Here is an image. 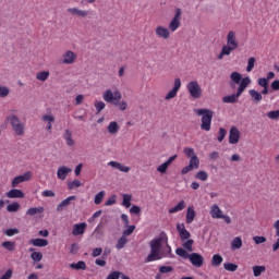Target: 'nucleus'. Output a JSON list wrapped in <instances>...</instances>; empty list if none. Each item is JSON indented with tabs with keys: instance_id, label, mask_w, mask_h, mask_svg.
I'll return each mask as SVG.
<instances>
[{
	"instance_id": "1",
	"label": "nucleus",
	"mask_w": 279,
	"mask_h": 279,
	"mask_svg": "<svg viewBox=\"0 0 279 279\" xmlns=\"http://www.w3.org/2000/svg\"><path fill=\"white\" fill-rule=\"evenodd\" d=\"M150 253L145 259V263H154L162 260V258H173L171 246L169 244L162 248V238H156L149 242Z\"/></svg>"
},
{
	"instance_id": "2",
	"label": "nucleus",
	"mask_w": 279,
	"mask_h": 279,
	"mask_svg": "<svg viewBox=\"0 0 279 279\" xmlns=\"http://www.w3.org/2000/svg\"><path fill=\"white\" fill-rule=\"evenodd\" d=\"M230 80L233 82V84L240 85L235 94L225 96L222 98L223 104H236V101H239V97H241V95H243V93L245 92V88H247V86L252 84V80L250 78V76L243 78V76L239 72H232L230 74Z\"/></svg>"
},
{
	"instance_id": "3",
	"label": "nucleus",
	"mask_w": 279,
	"mask_h": 279,
	"mask_svg": "<svg viewBox=\"0 0 279 279\" xmlns=\"http://www.w3.org/2000/svg\"><path fill=\"white\" fill-rule=\"evenodd\" d=\"M239 49V40H236V33L230 31L227 35V45L222 46L220 53L218 54L219 60H223L225 56H230L232 51Z\"/></svg>"
},
{
	"instance_id": "4",
	"label": "nucleus",
	"mask_w": 279,
	"mask_h": 279,
	"mask_svg": "<svg viewBox=\"0 0 279 279\" xmlns=\"http://www.w3.org/2000/svg\"><path fill=\"white\" fill-rule=\"evenodd\" d=\"M121 98L122 95L119 89H117L114 93L112 92V89H107L102 95V99H105L107 104H113V106H119V109L122 111L128 110V102L121 101Z\"/></svg>"
},
{
	"instance_id": "5",
	"label": "nucleus",
	"mask_w": 279,
	"mask_h": 279,
	"mask_svg": "<svg viewBox=\"0 0 279 279\" xmlns=\"http://www.w3.org/2000/svg\"><path fill=\"white\" fill-rule=\"evenodd\" d=\"M196 114L201 118V130H204L205 132H210V128L213 125V117L215 116V112L209 109H197Z\"/></svg>"
},
{
	"instance_id": "6",
	"label": "nucleus",
	"mask_w": 279,
	"mask_h": 279,
	"mask_svg": "<svg viewBox=\"0 0 279 279\" xmlns=\"http://www.w3.org/2000/svg\"><path fill=\"white\" fill-rule=\"evenodd\" d=\"M7 121L10 122L16 136H23V134H25V123L21 122V119H19V117H16L15 114L9 116L7 118Z\"/></svg>"
},
{
	"instance_id": "7",
	"label": "nucleus",
	"mask_w": 279,
	"mask_h": 279,
	"mask_svg": "<svg viewBox=\"0 0 279 279\" xmlns=\"http://www.w3.org/2000/svg\"><path fill=\"white\" fill-rule=\"evenodd\" d=\"M181 25H182V9L178 8L174 11V16L172 17V20L168 25V29L172 33L178 32Z\"/></svg>"
},
{
	"instance_id": "8",
	"label": "nucleus",
	"mask_w": 279,
	"mask_h": 279,
	"mask_svg": "<svg viewBox=\"0 0 279 279\" xmlns=\"http://www.w3.org/2000/svg\"><path fill=\"white\" fill-rule=\"evenodd\" d=\"M186 89L193 99H199L202 97V86H199L197 81H191L186 85Z\"/></svg>"
},
{
	"instance_id": "9",
	"label": "nucleus",
	"mask_w": 279,
	"mask_h": 279,
	"mask_svg": "<svg viewBox=\"0 0 279 279\" xmlns=\"http://www.w3.org/2000/svg\"><path fill=\"white\" fill-rule=\"evenodd\" d=\"M77 60V54L72 50H66L62 54L61 64H75Z\"/></svg>"
},
{
	"instance_id": "10",
	"label": "nucleus",
	"mask_w": 279,
	"mask_h": 279,
	"mask_svg": "<svg viewBox=\"0 0 279 279\" xmlns=\"http://www.w3.org/2000/svg\"><path fill=\"white\" fill-rule=\"evenodd\" d=\"M239 141H241V131L236 126H231L229 131V144L236 145Z\"/></svg>"
},
{
	"instance_id": "11",
	"label": "nucleus",
	"mask_w": 279,
	"mask_h": 279,
	"mask_svg": "<svg viewBox=\"0 0 279 279\" xmlns=\"http://www.w3.org/2000/svg\"><path fill=\"white\" fill-rule=\"evenodd\" d=\"M181 87H182V81L180 78H175L173 88L165 97L166 101H169V99H173L178 97V93Z\"/></svg>"
},
{
	"instance_id": "12",
	"label": "nucleus",
	"mask_w": 279,
	"mask_h": 279,
	"mask_svg": "<svg viewBox=\"0 0 279 279\" xmlns=\"http://www.w3.org/2000/svg\"><path fill=\"white\" fill-rule=\"evenodd\" d=\"M155 34L157 38H162V40H169V38H171V31L165 26H157L155 28Z\"/></svg>"
},
{
	"instance_id": "13",
	"label": "nucleus",
	"mask_w": 279,
	"mask_h": 279,
	"mask_svg": "<svg viewBox=\"0 0 279 279\" xmlns=\"http://www.w3.org/2000/svg\"><path fill=\"white\" fill-rule=\"evenodd\" d=\"M187 258L193 267H202L204 265V256L199 253H191Z\"/></svg>"
},
{
	"instance_id": "14",
	"label": "nucleus",
	"mask_w": 279,
	"mask_h": 279,
	"mask_svg": "<svg viewBox=\"0 0 279 279\" xmlns=\"http://www.w3.org/2000/svg\"><path fill=\"white\" fill-rule=\"evenodd\" d=\"M177 231L179 232V236L181 241H187V239H191V232L186 230V226L184 223H178L177 225Z\"/></svg>"
},
{
	"instance_id": "15",
	"label": "nucleus",
	"mask_w": 279,
	"mask_h": 279,
	"mask_svg": "<svg viewBox=\"0 0 279 279\" xmlns=\"http://www.w3.org/2000/svg\"><path fill=\"white\" fill-rule=\"evenodd\" d=\"M29 180H32V173L28 171V172H25L22 175L15 177L12 180V186L13 187L19 186V184H21V182H29Z\"/></svg>"
},
{
	"instance_id": "16",
	"label": "nucleus",
	"mask_w": 279,
	"mask_h": 279,
	"mask_svg": "<svg viewBox=\"0 0 279 279\" xmlns=\"http://www.w3.org/2000/svg\"><path fill=\"white\" fill-rule=\"evenodd\" d=\"M175 158H178V155L169 157L167 161H165L163 163H161L160 166L157 167V171L159 173H167V169H169V167H171V165L175 160Z\"/></svg>"
},
{
	"instance_id": "17",
	"label": "nucleus",
	"mask_w": 279,
	"mask_h": 279,
	"mask_svg": "<svg viewBox=\"0 0 279 279\" xmlns=\"http://www.w3.org/2000/svg\"><path fill=\"white\" fill-rule=\"evenodd\" d=\"M86 222L75 223L73 226L72 234L73 236H80L86 232Z\"/></svg>"
},
{
	"instance_id": "18",
	"label": "nucleus",
	"mask_w": 279,
	"mask_h": 279,
	"mask_svg": "<svg viewBox=\"0 0 279 279\" xmlns=\"http://www.w3.org/2000/svg\"><path fill=\"white\" fill-rule=\"evenodd\" d=\"M7 197H9V199H23L25 193L21 190L12 189L7 193Z\"/></svg>"
},
{
	"instance_id": "19",
	"label": "nucleus",
	"mask_w": 279,
	"mask_h": 279,
	"mask_svg": "<svg viewBox=\"0 0 279 279\" xmlns=\"http://www.w3.org/2000/svg\"><path fill=\"white\" fill-rule=\"evenodd\" d=\"M73 171V169L69 168V167H60L57 171V178L58 180H66V177L69 175V173H71Z\"/></svg>"
},
{
	"instance_id": "20",
	"label": "nucleus",
	"mask_w": 279,
	"mask_h": 279,
	"mask_svg": "<svg viewBox=\"0 0 279 279\" xmlns=\"http://www.w3.org/2000/svg\"><path fill=\"white\" fill-rule=\"evenodd\" d=\"M209 215H210L211 219H221L223 211H221V208H219V205L214 204L210 207Z\"/></svg>"
},
{
	"instance_id": "21",
	"label": "nucleus",
	"mask_w": 279,
	"mask_h": 279,
	"mask_svg": "<svg viewBox=\"0 0 279 279\" xmlns=\"http://www.w3.org/2000/svg\"><path fill=\"white\" fill-rule=\"evenodd\" d=\"M108 167L118 169V171H121L122 173H130V167L123 166L121 162H118V161H109Z\"/></svg>"
},
{
	"instance_id": "22",
	"label": "nucleus",
	"mask_w": 279,
	"mask_h": 279,
	"mask_svg": "<svg viewBox=\"0 0 279 279\" xmlns=\"http://www.w3.org/2000/svg\"><path fill=\"white\" fill-rule=\"evenodd\" d=\"M77 199V196H69L68 198L63 199L58 206H57V211L62 213L66 206L71 205V202H75Z\"/></svg>"
},
{
	"instance_id": "23",
	"label": "nucleus",
	"mask_w": 279,
	"mask_h": 279,
	"mask_svg": "<svg viewBox=\"0 0 279 279\" xmlns=\"http://www.w3.org/2000/svg\"><path fill=\"white\" fill-rule=\"evenodd\" d=\"M68 12L69 14H72V16H81L82 19L88 16V11L81 10L77 8H69Z\"/></svg>"
},
{
	"instance_id": "24",
	"label": "nucleus",
	"mask_w": 279,
	"mask_h": 279,
	"mask_svg": "<svg viewBox=\"0 0 279 279\" xmlns=\"http://www.w3.org/2000/svg\"><path fill=\"white\" fill-rule=\"evenodd\" d=\"M29 244L34 245V247H47V245H49V241L37 238L29 240Z\"/></svg>"
},
{
	"instance_id": "25",
	"label": "nucleus",
	"mask_w": 279,
	"mask_h": 279,
	"mask_svg": "<svg viewBox=\"0 0 279 279\" xmlns=\"http://www.w3.org/2000/svg\"><path fill=\"white\" fill-rule=\"evenodd\" d=\"M248 95L251 96L254 104H260V101H263V94H260L256 89H250Z\"/></svg>"
},
{
	"instance_id": "26",
	"label": "nucleus",
	"mask_w": 279,
	"mask_h": 279,
	"mask_svg": "<svg viewBox=\"0 0 279 279\" xmlns=\"http://www.w3.org/2000/svg\"><path fill=\"white\" fill-rule=\"evenodd\" d=\"M186 208V202L180 201L177 206L168 210L169 215H174V213H180Z\"/></svg>"
},
{
	"instance_id": "27",
	"label": "nucleus",
	"mask_w": 279,
	"mask_h": 279,
	"mask_svg": "<svg viewBox=\"0 0 279 279\" xmlns=\"http://www.w3.org/2000/svg\"><path fill=\"white\" fill-rule=\"evenodd\" d=\"M63 138L68 147H73V145H75V141L73 140V133H71V130L64 131Z\"/></svg>"
},
{
	"instance_id": "28",
	"label": "nucleus",
	"mask_w": 279,
	"mask_h": 279,
	"mask_svg": "<svg viewBox=\"0 0 279 279\" xmlns=\"http://www.w3.org/2000/svg\"><path fill=\"white\" fill-rule=\"evenodd\" d=\"M70 267L71 269H75L76 271H80V270H86V262L84 260H80L77 263H72L70 264Z\"/></svg>"
},
{
	"instance_id": "29",
	"label": "nucleus",
	"mask_w": 279,
	"mask_h": 279,
	"mask_svg": "<svg viewBox=\"0 0 279 279\" xmlns=\"http://www.w3.org/2000/svg\"><path fill=\"white\" fill-rule=\"evenodd\" d=\"M243 247V240L241 236H235L231 242V248L232 250H241Z\"/></svg>"
},
{
	"instance_id": "30",
	"label": "nucleus",
	"mask_w": 279,
	"mask_h": 279,
	"mask_svg": "<svg viewBox=\"0 0 279 279\" xmlns=\"http://www.w3.org/2000/svg\"><path fill=\"white\" fill-rule=\"evenodd\" d=\"M43 213H45V207H33L26 211V215L34 217V215H43Z\"/></svg>"
},
{
	"instance_id": "31",
	"label": "nucleus",
	"mask_w": 279,
	"mask_h": 279,
	"mask_svg": "<svg viewBox=\"0 0 279 279\" xmlns=\"http://www.w3.org/2000/svg\"><path fill=\"white\" fill-rule=\"evenodd\" d=\"M193 221H195V209L193 207H187L186 223H193Z\"/></svg>"
},
{
	"instance_id": "32",
	"label": "nucleus",
	"mask_w": 279,
	"mask_h": 279,
	"mask_svg": "<svg viewBox=\"0 0 279 279\" xmlns=\"http://www.w3.org/2000/svg\"><path fill=\"white\" fill-rule=\"evenodd\" d=\"M223 263V257L219 254H215L211 257V265L213 267H219Z\"/></svg>"
},
{
	"instance_id": "33",
	"label": "nucleus",
	"mask_w": 279,
	"mask_h": 279,
	"mask_svg": "<svg viewBox=\"0 0 279 279\" xmlns=\"http://www.w3.org/2000/svg\"><path fill=\"white\" fill-rule=\"evenodd\" d=\"M125 245H128V236L122 234L116 244V250H123Z\"/></svg>"
},
{
	"instance_id": "34",
	"label": "nucleus",
	"mask_w": 279,
	"mask_h": 279,
	"mask_svg": "<svg viewBox=\"0 0 279 279\" xmlns=\"http://www.w3.org/2000/svg\"><path fill=\"white\" fill-rule=\"evenodd\" d=\"M130 279L128 276H125L123 272L121 271H113L111 274L108 275L107 279Z\"/></svg>"
},
{
	"instance_id": "35",
	"label": "nucleus",
	"mask_w": 279,
	"mask_h": 279,
	"mask_svg": "<svg viewBox=\"0 0 279 279\" xmlns=\"http://www.w3.org/2000/svg\"><path fill=\"white\" fill-rule=\"evenodd\" d=\"M107 130L109 134H117L119 132V123L117 121L110 122Z\"/></svg>"
},
{
	"instance_id": "36",
	"label": "nucleus",
	"mask_w": 279,
	"mask_h": 279,
	"mask_svg": "<svg viewBox=\"0 0 279 279\" xmlns=\"http://www.w3.org/2000/svg\"><path fill=\"white\" fill-rule=\"evenodd\" d=\"M8 213H19L21 210V204L13 202L7 206Z\"/></svg>"
},
{
	"instance_id": "37",
	"label": "nucleus",
	"mask_w": 279,
	"mask_h": 279,
	"mask_svg": "<svg viewBox=\"0 0 279 279\" xmlns=\"http://www.w3.org/2000/svg\"><path fill=\"white\" fill-rule=\"evenodd\" d=\"M36 80L39 82H47L49 80V71H41L36 74Z\"/></svg>"
},
{
	"instance_id": "38",
	"label": "nucleus",
	"mask_w": 279,
	"mask_h": 279,
	"mask_svg": "<svg viewBox=\"0 0 279 279\" xmlns=\"http://www.w3.org/2000/svg\"><path fill=\"white\" fill-rule=\"evenodd\" d=\"M104 197H106V192L100 191L99 193H97L95 195L94 204H96V206H99V204H101L104 202Z\"/></svg>"
},
{
	"instance_id": "39",
	"label": "nucleus",
	"mask_w": 279,
	"mask_h": 279,
	"mask_svg": "<svg viewBox=\"0 0 279 279\" xmlns=\"http://www.w3.org/2000/svg\"><path fill=\"white\" fill-rule=\"evenodd\" d=\"M122 206H124L125 208H130V206H132V195L123 194Z\"/></svg>"
},
{
	"instance_id": "40",
	"label": "nucleus",
	"mask_w": 279,
	"mask_h": 279,
	"mask_svg": "<svg viewBox=\"0 0 279 279\" xmlns=\"http://www.w3.org/2000/svg\"><path fill=\"white\" fill-rule=\"evenodd\" d=\"M175 254L177 256H181V258H189L191 256V254H189V252H186V250L182 248V247H178L175 250Z\"/></svg>"
},
{
	"instance_id": "41",
	"label": "nucleus",
	"mask_w": 279,
	"mask_h": 279,
	"mask_svg": "<svg viewBox=\"0 0 279 279\" xmlns=\"http://www.w3.org/2000/svg\"><path fill=\"white\" fill-rule=\"evenodd\" d=\"M196 180H201L202 182H206L208 180V172L201 170L195 174Z\"/></svg>"
},
{
	"instance_id": "42",
	"label": "nucleus",
	"mask_w": 279,
	"mask_h": 279,
	"mask_svg": "<svg viewBox=\"0 0 279 279\" xmlns=\"http://www.w3.org/2000/svg\"><path fill=\"white\" fill-rule=\"evenodd\" d=\"M125 228L126 229L122 232V235H124V236H130L136 230V226H134V225H131V226L128 225V226H125Z\"/></svg>"
},
{
	"instance_id": "43",
	"label": "nucleus",
	"mask_w": 279,
	"mask_h": 279,
	"mask_svg": "<svg viewBox=\"0 0 279 279\" xmlns=\"http://www.w3.org/2000/svg\"><path fill=\"white\" fill-rule=\"evenodd\" d=\"M8 252H14L15 243L12 241H4L1 244Z\"/></svg>"
},
{
	"instance_id": "44",
	"label": "nucleus",
	"mask_w": 279,
	"mask_h": 279,
	"mask_svg": "<svg viewBox=\"0 0 279 279\" xmlns=\"http://www.w3.org/2000/svg\"><path fill=\"white\" fill-rule=\"evenodd\" d=\"M254 64H256V58L254 57L248 58L247 66H246L247 73H252V71H254Z\"/></svg>"
},
{
	"instance_id": "45",
	"label": "nucleus",
	"mask_w": 279,
	"mask_h": 279,
	"mask_svg": "<svg viewBox=\"0 0 279 279\" xmlns=\"http://www.w3.org/2000/svg\"><path fill=\"white\" fill-rule=\"evenodd\" d=\"M223 268L226 269V271H236L239 269V266L233 263H225Z\"/></svg>"
},
{
	"instance_id": "46",
	"label": "nucleus",
	"mask_w": 279,
	"mask_h": 279,
	"mask_svg": "<svg viewBox=\"0 0 279 279\" xmlns=\"http://www.w3.org/2000/svg\"><path fill=\"white\" fill-rule=\"evenodd\" d=\"M195 243V241L187 239L185 240V242L183 243V247L184 250H186L187 252H193V244Z\"/></svg>"
},
{
	"instance_id": "47",
	"label": "nucleus",
	"mask_w": 279,
	"mask_h": 279,
	"mask_svg": "<svg viewBox=\"0 0 279 279\" xmlns=\"http://www.w3.org/2000/svg\"><path fill=\"white\" fill-rule=\"evenodd\" d=\"M10 95V88L8 86H1L0 85V98L5 99Z\"/></svg>"
},
{
	"instance_id": "48",
	"label": "nucleus",
	"mask_w": 279,
	"mask_h": 279,
	"mask_svg": "<svg viewBox=\"0 0 279 279\" xmlns=\"http://www.w3.org/2000/svg\"><path fill=\"white\" fill-rule=\"evenodd\" d=\"M31 258L32 260H34L35 263H40L43 260V253L40 252H33L31 254Z\"/></svg>"
},
{
	"instance_id": "49",
	"label": "nucleus",
	"mask_w": 279,
	"mask_h": 279,
	"mask_svg": "<svg viewBox=\"0 0 279 279\" xmlns=\"http://www.w3.org/2000/svg\"><path fill=\"white\" fill-rule=\"evenodd\" d=\"M191 167H193L194 169H199V158L197 156H193L190 159V163Z\"/></svg>"
},
{
	"instance_id": "50",
	"label": "nucleus",
	"mask_w": 279,
	"mask_h": 279,
	"mask_svg": "<svg viewBox=\"0 0 279 279\" xmlns=\"http://www.w3.org/2000/svg\"><path fill=\"white\" fill-rule=\"evenodd\" d=\"M228 134V131L223 128H220L218 131V142L223 143V138H226V135Z\"/></svg>"
},
{
	"instance_id": "51",
	"label": "nucleus",
	"mask_w": 279,
	"mask_h": 279,
	"mask_svg": "<svg viewBox=\"0 0 279 279\" xmlns=\"http://www.w3.org/2000/svg\"><path fill=\"white\" fill-rule=\"evenodd\" d=\"M80 186H82L81 180H74L68 184L70 191H73V189H80Z\"/></svg>"
},
{
	"instance_id": "52",
	"label": "nucleus",
	"mask_w": 279,
	"mask_h": 279,
	"mask_svg": "<svg viewBox=\"0 0 279 279\" xmlns=\"http://www.w3.org/2000/svg\"><path fill=\"white\" fill-rule=\"evenodd\" d=\"M265 266H254L253 267V274L255 276V278H258V276H260V274H263V271H265Z\"/></svg>"
},
{
	"instance_id": "53",
	"label": "nucleus",
	"mask_w": 279,
	"mask_h": 279,
	"mask_svg": "<svg viewBox=\"0 0 279 279\" xmlns=\"http://www.w3.org/2000/svg\"><path fill=\"white\" fill-rule=\"evenodd\" d=\"M106 258H108V254L104 253L102 254V259L101 258H97L95 260L96 265H98V267H106Z\"/></svg>"
},
{
	"instance_id": "54",
	"label": "nucleus",
	"mask_w": 279,
	"mask_h": 279,
	"mask_svg": "<svg viewBox=\"0 0 279 279\" xmlns=\"http://www.w3.org/2000/svg\"><path fill=\"white\" fill-rule=\"evenodd\" d=\"M94 106L97 110V114H99V112H101V110H104L106 108V102L96 100Z\"/></svg>"
},
{
	"instance_id": "55",
	"label": "nucleus",
	"mask_w": 279,
	"mask_h": 279,
	"mask_svg": "<svg viewBox=\"0 0 279 279\" xmlns=\"http://www.w3.org/2000/svg\"><path fill=\"white\" fill-rule=\"evenodd\" d=\"M257 84L262 88H266L267 86H269V78H265V77L258 78Z\"/></svg>"
},
{
	"instance_id": "56",
	"label": "nucleus",
	"mask_w": 279,
	"mask_h": 279,
	"mask_svg": "<svg viewBox=\"0 0 279 279\" xmlns=\"http://www.w3.org/2000/svg\"><path fill=\"white\" fill-rule=\"evenodd\" d=\"M183 154H185V156H187V158H192L193 156H197V155H195V149L189 148V147H185L183 149Z\"/></svg>"
},
{
	"instance_id": "57",
	"label": "nucleus",
	"mask_w": 279,
	"mask_h": 279,
	"mask_svg": "<svg viewBox=\"0 0 279 279\" xmlns=\"http://www.w3.org/2000/svg\"><path fill=\"white\" fill-rule=\"evenodd\" d=\"M104 254V248L102 247H96L92 252L93 258H97V256H101Z\"/></svg>"
},
{
	"instance_id": "58",
	"label": "nucleus",
	"mask_w": 279,
	"mask_h": 279,
	"mask_svg": "<svg viewBox=\"0 0 279 279\" xmlns=\"http://www.w3.org/2000/svg\"><path fill=\"white\" fill-rule=\"evenodd\" d=\"M253 241L256 245H260V243H266L267 242V238L256 235V236L253 238Z\"/></svg>"
},
{
	"instance_id": "59",
	"label": "nucleus",
	"mask_w": 279,
	"mask_h": 279,
	"mask_svg": "<svg viewBox=\"0 0 279 279\" xmlns=\"http://www.w3.org/2000/svg\"><path fill=\"white\" fill-rule=\"evenodd\" d=\"M267 117H268V119L278 120L279 119V109L268 112Z\"/></svg>"
},
{
	"instance_id": "60",
	"label": "nucleus",
	"mask_w": 279,
	"mask_h": 279,
	"mask_svg": "<svg viewBox=\"0 0 279 279\" xmlns=\"http://www.w3.org/2000/svg\"><path fill=\"white\" fill-rule=\"evenodd\" d=\"M41 120L46 123H53V121H56V118L52 114H45L41 117Z\"/></svg>"
},
{
	"instance_id": "61",
	"label": "nucleus",
	"mask_w": 279,
	"mask_h": 279,
	"mask_svg": "<svg viewBox=\"0 0 279 279\" xmlns=\"http://www.w3.org/2000/svg\"><path fill=\"white\" fill-rule=\"evenodd\" d=\"M160 274H171L173 271V267L171 266H161L159 268Z\"/></svg>"
},
{
	"instance_id": "62",
	"label": "nucleus",
	"mask_w": 279,
	"mask_h": 279,
	"mask_svg": "<svg viewBox=\"0 0 279 279\" xmlns=\"http://www.w3.org/2000/svg\"><path fill=\"white\" fill-rule=\"evenodd\" d=\"M19 229H7L5 231H4V234L7 235V236H14V234H19Z\"/></svg>"
},
{
	"instance_id": "63",
	"label": "nucleus",
	"mask_w": 279,
	"mask_h": 279,
	"mask_svg": "<svg viewBox=\"0 0 279 279\" xmlns=\"http://www.w3.org/2000/svg\"><path fill=\"white\" fill-rule=\"evenodd\" d=\"M43 197H56V193L51 190H46L41 193Z\"/></svg>"
},
{
	"instance_id": "64",
	"label": "nucleus",
	"mask_w": 279,
	"mask_h": 279,
	"mask_svg": "<svg viewBox=\"0 0 279 279\" xmlns=\"http://www.w3.org/2000/svg\"><path fill=\"white\" fill-rule=\"evenodd\" d=\"M12 274H13L12 269H8L0 279H10L12 278Z\"/></svg>"
}]
</instances>
